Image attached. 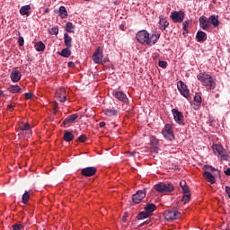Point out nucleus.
Listing matches in <instances>:
<instances>
[{
	"instance_id": "obj_1",
	"label": "nucleus",
	"mask_w": 230,
	"mask_h": 230,
	"mask_svg": "<svg viewBox=\"0 0 230 230\" xmlns=\"http://www.w3.org/2000/svg\"><path fill=\"white\" fill-rule=\"evenodd\" d=\"M160 38V33H154L150 35V33L145 30L139 31L136 35L137 42L142 44V46H154L157 43V40H159Z\"/></svg>"
},
{
	"instance_id": "obj_2",
	"label": "nucleus",
	"mask_w": 230,
	"mask_h": 230,
	"mask_svg": "<svg viewBox=\"0 0 230 230\" xmlns=\"http://www.w3.org/2000/svg\"><path fill=\"white\" fill-rule=\"evenodd\" d=\"M197 79L203 84L205 87H208L209 89H215L217 87V84L213 80V77L206 73H200L197 75Z\"/></svg>"
},
{
	"instance_id": "obj_3",
	"label": "nucleus",
	"mask_w": 230,
	"mask_h": 230,
	"mask_svg": "<svg viewBox=\"0 0 230 230\" xmlns=\"http://www.w3.org/2000/svg\"><path fill=\"white\" fill-rule=\"evenodd\" d=\"M154 189L158 191V193H172L175 187L172 182H159L154 186Z\"/></svg>"
},
{
	"instance_id": "obj_4",
	"label": "nucleus",
	"mask_w": 230,
	"mask_h": 230,
	"mask_svg": "<svg viewBox=\"0 0 230 230\" xmlns=\"http://www.w3.org/2000/svg\"><path fill=\"white\" fill-rule=\"evenodd\" d=\"M162 135L167 141H173L175 139V133H173V128L170 124H165L162 129Z\"/></svg>"
},
{
	"instance_id": "obj_5",
	"label": "nucleus",
	"mask_w": 230,
	"mask_h": 230,
	"mask_svg": "<svg viewBox=\"0 0 230 230\" xmlns=\"http://www.w3.org/2000/svg\"><path fill=\"white\" fill-rule=\"evenodd\" d=\"M178 91L180 92V94L183 96V98H186L189 102L191 101V95H190V89H188V85L184 84L182 81H179L177 84Z\"/></svg>"
},
{
	"instance_id": "obj_6",
	"label": "nucleus",
	"mask_w": 230,
	"mask_h": 230,
	"mask_svg": "<svg viewBox=\"0 0 230 230\" xmlns=\"http://www.w3.org/2000/svg\"><path fill=\"white\" fill-rule=\"evenodd\" d=\"M212 150L215 155H220L221 159H224V161H227V157L229 155H227V151L224 149V146H222V145H218V144L213 145Z\"/></svg>"
},
{
	"instance_id": "obj_7",
	"label": "nucleus",
	"mask_w": 230,
	"mask_h": 230,
	"mask_svg": "<svg viewBox=\"0 0 230 230\" xmlns=\"http://www.w3.org/2000/svg\"><path fill=\"white\" fill-rule=\"evenodd\" d=\"M184 17H186V13L184 11H172L170 14V18L172 19V22L181 23L184 21Z\"/></svg>"
},
{
	"instance_id": "obj_8",
	"label": "nucleus",
	"mask_w": 230,
	"mask_h": 230,
	"mask_svg": "<svg viewBox=\"0 0 230 230\" xmlns=\"http://www.w3.org/2000/svg\"><path fill=\"white\" fill-rule=\"evenodd\" d=\"M93 64H103V49L102 47H98L93 54Z\"/></svg>"
},
{
	"instance_id": "obj_9",
	"label": "nucleus",
	"mask_w": 230,
	"mask_h": 230,
	"mask_svg": "<svg viewBox=\"0 0 230 230\" xmlns=\"http://www.w3.org/2000/svg\"><path fill=\"white\" fill-rule=\"evenodd\" d=\"M164 217L167 221L177 220V218L181 217V212L177 210H165L164 213Z\"/></svg>"
},
{
	"instance_id": "obj_10",
	"label": "nucleus",
	"mask_w": 230,
	"mask_h": 230,
	"mask_svg": "<svg viewBox=\"0 0 230 230\" xmlns=\"http://www.w3.org/2000/svg\"><path fill=\"white\" fill-rule=\"evenodd\" d=\"M146 197V190H137L135 194L132 195L133 204H140L141 200Z\"/></svg>"
},
{
	"instance_id": "obj_11",
	"label": "nucleus",
	"mask_w": 230,
	"mask_h": 230,
	"mask_svg": "<svg viewBox=\"0 0 230 230\" xmlns=\"http://www.w3.org/2000/svg\"><path fill=\"white\" fill-rule=\"evenodd\" d=\"M172 114L173 116L175 123H177L178 125H182L184 121V115L177 109H172Z\"/></svg>"
},
{
	"instance_id": "obj_12",
	"label": "nucleus",
	"mask_w": 230,
	"mask_h": 230,
	"mask_svg": "<svg viewBox=\"0 0 230 230\" xmlns=\"http://www.w3.org/2000/svg\"><path fill=\"white\" fill-rule=\"evenodd\" d=\"M98 169L96 167H85L81 170V175L83 177H93V175H96Z\"/></svg>"
},
{
	"instance_id": "obj_13",
	"label": "nucleus",
	"mask_w": 230,
	"mask_h": 230,
	"mask_svg": "<svg viewBox=\"0 0 230 230\" xmlns=\"http://www.w3.org/2000/svg\"><path fill=\"white\" fill-rule=\"evenodd\" d=\"M199 21L200 28H202V30H205V31H208V30L211 28V24L209 23V18L208 19L204 16H200Z\"/></svg>"
},
{
	"instance_id": "obj_14",
	"label": "nucleus",
	"mask_w": 230,
	"mask_h": 230,
	"mask_svg": "<svg viewBox=\"0 0 230 230\" xmlns=\"http://www.w3.org/2000/svg\"><path fill=\"white\" fill-rule=\"evenodd\" d=\"M112 94L116 100L122 102V103H127L128 102V97H127V94H125L123 92L114 91Z\"/></svg>"
},
{
	"instance_id": "obj_15",
	"label": "nucleus",
	"mask_w": 230,
	"mask_h": 230,
	"mask_svg": "<svg viewBox=\"0 0 230 230\" xmlns=\"http://www.w3.org/2000/svg\"><path fill=\"white\" fill-rule=\"evenodd\" d=\"M21 76H22V75H21V72H19V70H17V68H13L12 70V73L10 75L12 82H14V83L19 82L21 80Z\"/></svg>"
},
{
	"instance_id": "obj_16",
	"label": "nucleus",
	"mask_w": 230,
	"mask_h": 230,
	"mask_svg": "<svg viewBox=\"0 0 230 230\" xmlns=\"http://www.w3.org/2000/svg\"><path fill=\"white\" fill-rule=\"evenodd\" d=\"M78 119V114L75 113L72 115H69L68 117H66L64 121L63 124L64 125H69L71 123H75V120Z\"/></svg>"
},
{
	"instance_id": "obj_17",
	"label": "nucleus",
	"mask_w": 230,
	"mask_h": 230,
	"mask_svg": "<svg viewBox=\"0 0 230 230\" xmlns=\"http://www.w3.org/2000/svg\"><path fill=\"white\" fill-rule=\"evenodd\" d=\"M203 177L208 181V182H210V184H215V175H213L210 172L206 171L203 172Z\"/></svg>"
},
{
	"instance_id": "obj_18",
	"label": "nucleus",
	"mask_w": 230,
	"mask_h": 230,
	"mask_svg": "<svg viewBox=\"0 0 230 230\" xmlns=\"http://www.w3.org/2000/svg\"><path fill=\"white\" fill-rule=\"evenodd\" d=\"M64 42L66 48H73V39L71 36H69V34H67V32L64 34Z\"/></svg>"
},
{
	"instance_id": "obj_19",
	"label": "nucleus",
	"mask_w": 230,
	"mask_h": 230,
	"mask_svg": "<svg viewBox=\"0 0 230 230\" xmlns=\"http://www.w3.org/2000/svg\"><path fill=\"white\" fill-rule=\"evenodd\" d=\"M209 21V24H212V26H214V28H217L218 26V24H220V21H218V16L213 14L210 15L208 18Z\"/></svg>"
},
{
	"instance_id": "obj_20",
	"label": "nucleus",
	"mask_w": 230,
	"mask_h": 230,
	"mask_svg": "<svg viewBox=\"0 0 230 230\" xmlns=\"http://www.w3.org/2000/svg\"><path fill=\"white\" fill-rule=\"evenodd\" d=\"M196 39H197L198 42H204V40H206V39H208V35L206 34V32L199 31L196 34Z\"/></svg>"
},
{
	"instance_id": "obj_21",
	"label": "nucleus",
	"mask_w": 230,
	"mask_h": 230,
	"mask_svg": "<svg viewBox=\"0 0 230 230\" xmlns=\"http://www.w3.org/2000/svg\"><path fill=\"white\" fill-rule=\"evenodd\" d=\"M30 10H31V5H23L21 7L20 9V13L22 15H27V17H30Z\"/></svg>"
},
{
	"instance_id": "obj_22",
	"label": "nucleus",
	"mask_w": 230,
	"mask_h": 230,
	"mask_svg": "<svg viewBox=\"0 0 230 230\" xmlns=\"http://www.w3.org/2000/svg\"><path fill=\"white\" fill-rule=\"evenodd\" d=\"M155 209H157V206H155V204H153V203H148L145 207V211H146V213L149 215H150V213H154V211H155Z\"/></svg>"
},
{
	"instance_id": "obj_23",
	"label": "nucleus",
	"mask_w": 230,
	"mask_h": 230,
	"mask_svg": "<svg viewBox=\"0 0 230 230\" xmlns=\"http://www.w3.org/2000/svg\"><path fill=\"white\" fill-rule=\"evenodd\" d=\"M63 139L65 141H66L67 143H69V141H73V139H75V135H73V133H71L67 130H65Z\"/></svg>"
},
{
	"instance_id": "obj_24",
	"label": "nucleus",
	"mask_w": 230,
	"mask_h": 230,
	"mask_svg": "<svg viewBox=\"0 0 230 230\" xmlns=\"http://www.w3.org/2000/svg\"><path fill=\"white\" fill-rule=\"evenodd\" d=\"M59 55L64 57V58H69V57H71V49L66 47V49H63L61 52H59Z\"/></svg>"
},
{
	"instance_id": "obj_25",
	"label": "nucleus",
	"mask_w": 230,
	"mask_h": 230,
	"mask_svg": "<svg viewBox=\"0 0 230 230\" xmlns=\"http://www.w3.org/2000/svg\"><path fill=\"white\" fill-rule=\"evenodd\" d=\"M19 128L22 131V132H30V130H31V126H30L28 123H24L22 122L19 125Z\"/></svg>"
},
{
	"instance_id": "obj_26",
	"label": "nucleus",
	"mask_w": 230,
	"mask_h": 230,
	"mask_svg": "<svg viewBox=\"0 0 230 230\" xmlns=\"http://www.w3.org/2000/svg\"><path fill=\"white\" fill-rule=\"evenodd\" d=\"M159 24L161 26V30H166V28L170 26V22H167L166 18H160Z\"/></svg>"
},
{
	"instance_id": "obj_27",
	"label": "nucleus",
	"mask_w": 230,
	"mask_h": 230,
	"mask_svg": "<svg viewBox=\"0 0 230 230\" xmlns=\"http://www.w3.org/2000/svg\"><path fill=\"white\" fill-rule=\"evenodd\" d=\"M34 48L36 51H44L46 49V45L42 41H38L35 45Z\"/></svg>"
},
{
	"instance_id": "obj_28",
	"label": "nucleus",
	"mask_w": 230,
	"mask_h": 230,
	"mask_svg": "<svg viewBox=\"0 0 230 230\" xmlns=\"http://www.w3.org/2000/svg\"><path fill=\"white\" fill-rule=\"evenodd\" d=\"M59 15L61 19H67V10L64 6L59 7Z\"/></svg>"
},
{
	"instance_id": "obj_29",
	"label": "nucleus",
	"mask_w": 230,
	"mask_h": 230,
	"mask_svg": "<svg viewBox=\"0 0 230 230\" xmlns=\"http://www.w3.org/2000/svg\"><path fill=\"white\" fill-rule=\"evenodd\" d=\"M180 185L181 187V190H182L184 195H190V187H188V185H186V181L180 182Z\"/></svg>"
},
{
	"instance_id": "obj_30",
	"label": "nucleus",
	"mask_w": 230,
	"mask_h": 230,
	"mask_svg": "<svg viewBox=\"0 0 230 230\" xmlns=\"http://www.w3.org/2000/svg\"><path fill=\"white\" fill-rule=\"evenodd\" d=\"M66 31H67V33H75V25L73 22H66Z\"/></svg>"
},
{
	"instance_id": "obj_31",
	"label": "nucleus",
	"mask_w": 230,
	"mask_h": 230,
	"mask_svg": "<svg viewBox=\"0 0 230 230\" xmlns=\"http://www.w3.org/2000/svg\"><path fill=\"white\" fill-rule=\"evenodd\" d=\"M106 116H118V111L114 109H107L105 110Z\"/></svg>"
},
{
	"instance_id": "obj_32",
	"label": "nucleus",
	"mask_w": 230,
	"mask_h": 230,
	"mask_svg": "<svg viewBox=\"0 0 230 230\" xmlns=\"http://www.w3.org/2000/svg\"><path fill=\"white\" fill-rule=\"evenodd\" d=\"M9 93H13L15 94V93H19L21 91V88L19 85H11L8 87Z\"/></svg>"
},
{
	"instance_id": "obj_33",
	"label": "nucleus",
	"mask_w": 230,
	"mask_h": 230,
	"mask_svg": "<svg viewBox=\"0 0 230 230\" xmlns=\"http://www.w3.org/2000/svg\"><path fill=\"white\" fill-rule=\"evenodd\" d=\"M148 217H150L149 214H147V212L146 211H142L140 212L137 217V220H145V218H148Z\"/></svg>"
},
{
	"instance_id": "obj_34",
	"label": "nucleus",
	"mask_w": 230,
	"mask_h": 230,
	"mask_svg": "<svg viewBox=\"0 0 230 230\" xmlns=\"http://www.w3.org/2000/svg\"><path fill=\"white\" fill-rule=\"evenodd\" d=\"M61 95H58V100L61 102V103H64L66 100V90L63 88L60 90Z\"/></svg>"
},
{
	"instance_id": "obj_35",
	"label": "nucleus",
	"mask_w": 230,
	"mask_h": 230,
	"mask_svg": "<svg viewBox=\"0 0 230 230\" xmlns=\"http://www.w3.org/2000/svg\"><path fill=\"white\" fill-rule=\"evenodd\" d=\"M150 145L151 146H157L159 145V139L155 136L150 137Z\"/></svg>"
},
{
	"instance_id": "obj_36",
	"label": "nucleus",
	"mask_w": 230,
	"mask_h": 230,
	"mask_svg": "<svg viewBox=\"0 0 230 230\" xmlns=\"http://www.w3.org/2000/svg\"><path fill=\"white\" fill-rule=\"evenodd\" d=\"M192 21L188 19L182 22V30L188 33V27L191 24Z\"/></svg>"
},
{
	"instance_id": "obj_37",
	"label": "nucleus",
	"mask_w": 230,
	"mask_h": 230,
	"mask_svg": "<svg viewBox=\"0 0 230 230\" xmlns=\"http://www.w3.org/2000/svg\"><path fill=\"white\" fill-rule=\"evenodd\" d=\"M22 200L24 204H28V201L30 200V192L24 191V194L22 195Z\"/></svg>"
},
{
	"instance_id": "obj_38",
	"label": "nucleus",
	"mask_w": 230,
	"mask_h": 230,
	"mask_svg": "<svg viewBox=\"0 0 230 230\" xmlns=\"http://www.w3.org/2000/svg\"><path fill=\"white\" fill-rule=\"evenodd\" d=\"M194 102L195 103H202V96L200 93H197L194 96Z\"/></svg>"
},
{
	"instance_id": "obj_39",
	"label": "nucleus",
	"mask_w": 230,
	"mask_h": 230,
	"mask_svg": "<svg viewBox=\"0 0 230 230\" xmlns=\"http://www.w3.org/2000/svg\"><path fill=\"white\" fill-rule=\"evenodd\" d=\"M190 199H191V194H184L181 200L184 204H188V202H190Z\"/></svg>"
},
{
	"instance_id": "obj_40",
	"label": "nucleus",
	"mask_w": 230,
	"mask_h": 230,
	"mask_svg": "<svg viewBox=\"0 0 230 230\" xmlns=\"http://www.w3.org/2000/svg\"><path fill=\"white\" fill-rule=\"evenodd\" d=\"M49 31L50 35H58V27H52Z\"/></svg>"
},
{
	"instance_id": "obj_41",
	"label": "nucleus",
	"mask_w": 230,
	"mask_h": 230,
	"mask_svg": "<svg viewBox=\"0 0 230 230\" xmlns=\"http://www.w3.org/2000/svg\"><path fill=\"white\" fill-rule=\"evenodd\" d=\"M204 170L208 171L210 170V172H217V173L216 175H220V172H218V170L215 169L213 166H204Z\"/></svg>"
},
{
	"instance_id": "obj_42",
	"label": "nucleus",
	"mask_w": 230,
	"mask_h": 230,
	"mask_svg": "<svg viewBox=\"0 0 230 230\" xmlns=\"http://www.w3.org/2000/svg\"><path fill=\"white\" fill-rule=\"evenodd\" d=\"M158 66L159 67H162V69H166V67H168V62L159 61Z\"/></svg>"
},
{
	"instance_id": "obj_43",
	"label": "nucleus",
	"mask_w": 230,
	"mask_h": 230,
	"mask_svg": "<svg viewBox=\"0 0 230 230\" xmlns=\"http://www.w3.org/2000/svg\"><path fill=\"white\" fill-rule=\"evenodd\" d=\"M86 141H87V137H85V135H81L77 138V142H79V143H85Z\"/></svg>"
},
{
	"instance_id": "obj_44",
	"label": "nucleus",
	"mask_w": 230,
	"mask_h": 230,
	"mask_svg": "<svg viewBox=\"0 0 230 230\" xmlns=\"http://www.w3.org/2000/svg\"><path fill=\"white\" fill-rule=\"evenodd\" d=\"M13 230H22L24 229V226L22 224H15L13 226Z\"/></svg>"
},
{
	"instance_id": "obj_45",
	"label": "nucleus",
	"mask_w": 230,
	"mask_h": 230,
	"mask_svg": "<svg viewBox=\"0 0 230 230\" xmlns=\"http://www.w3.org/2000/svg\"><path fill=\"white\" fill-rule=\"evenodd\" d=\"M18 44H19V46H24V38L22 37V36H20L19 38H18Z\"/></svg>"
},
{
	"instance_id": "obj_46",
	"label": "nucleus",
	"mask_w": 230,
	"mask_h": 230,
	"mask_svg": "<svg viewBox=\"0 0 230 230\" xmlns=\"http://www.w3.org/2000/svg\"><path fill=\"white\" fill-rule=\"evenodd\" d=\"M200 105H202V103L194 102V103H193V109H194V111H199Z\"/></svg>"
},
{
	"instance_id": "obj_47",
	"label": "nucleus",
	"mask_w": 230,
	"mask_h": 230,
	"mask_svg": "<svg viewBox=\"0 0 230 230\" xmlns=\"http://www.w3.org/2000/svg\"><path fill=\"white\" fill-rule=\"evenodd\" d=\"M32 96H33V93H25V99L26 100H31Z\"/></svg>"
},
{
	"instance_id": "obj_48",
	"label": "nucleus",
	"mask_w": 230,
	"mask_h": 230,
	"mask_svg": "<svg viewBox=\"0 0 230 230\" xmlns=\"http://www.w3.org/2000/svg\"><path fill=\"white\" fill-rule=\"evenodd\" d=\"M127 218H128V214L127 212H125L122 217V222H127Z\"/></svg>"
},
{
	"instance_id": "obj_49",
	"label": "nucleus",
	"mask_w": 230,
	"mask_h": 230,
	"mask_svg": "<svg viewBox=\"0 0 230 230\" xmlns=\"http://www.w3.org/2000/svg\"><path fill=\"white\" fill-rule=\"evenodd\" d=\"M148 224H150V220H146L144 223L139 225V227H143V226H148Z\"/></svg>"
},
{
	"instance_id": "obj_50",
	"label": "nucleus",
	"mask_w": 230,
	"mask_h": 230,
	"mask_svg": "<svg viewBox=\"0 0 230 230\" xmlns=\"http://www.w3.org/2000/svg\"><path fill=\"white\" fill-rule=\"evenodd\" d=\"M7 109H8V111H10V112H12V111H13V105L9 104V105L7 106Z\"/></svg>"
},
{
	"instance_id": "obj_51",
	"label": "nucleus",
	"mask_w": 230,
	"mask_h": 230,
	"mask_svg": "<svg viewBox=\"0 0 230 230\" xmlns=\"http://www.w3.org/2000/svg\"><path fill=\"white\" fill-rule=\"evenodd\" d=\"M68 67H75V63L73 61L68 62Z\"/></svg>"
},
{
	"instance_id": "obj_52",
	"label": "nucleus",
	"mask_w": 230,
	"mask_h": 230,
	"mask_svg": "<svg viewBox=\"0 0 230 230\" xmlns=\"http://www.w3.org/2000/svg\"><path fill=\"white\" fill-rule=\"evenodd\" d=\"M99 127H100L101 128H103V127H105V122H104V121L100 122V123H99Z\"/></svg>"
},
{
	"instance_id": "obj_53",
	"label": "nucleus",
	"mask_w": 230,
	"mask_h": 230,
	"mask_svg": "<svg viewBox=\"0 0 230 230\" xmlns=\"http://www.w3.org/2000/svg\"><path fill=\"white\" fill-rule=\"evenodd\" d=\"M225 174L230 176V168L225 171Z\"/></svg>"
},
{
	"instance_id": "obj_54",
	"label": "nucleus",
	"mask_w": 230,
	"mask_h": 230,
	"mask_svg": "<svg viewBox=\"0 0 230 230\" xmlns=\"http://www.w3.org/2000/svg\"><path fill=\"white\" fill-rule=\"evenodd\" d=\"M49 12V9H46L45 13H48Z\"/></svg>"
},
{
	"instance_id": "obj_55",
	"label": "nucleus",
	"mask_w": 230,
	"mask_h": 230,
	"mask_svg": "<svg viewBox=\"0 0 230 230\" xmlns=\"http://www.w3.org/2000/svg\"><path fill=\"white\" fill-rule=\"evenodd\" d=\"M135 154H136V153H134V152H131V153H130L131 155H135Z\"/></svg>"
},
{
	"instance_id": "obj_56",
	"label": "nucleus",
	"mask_w": 230,
	"mask_h": 230,
	"mask_svg": "<svg viewBox=\"0 0 230 230\" xmlns=\"http://www.w3.org/2000/svg\"><path fill=\"white\" fill-rule=\"evenodd\" d=\"M84 1H91V0H84Z\"/></svg>"
},
{
	"instance_id": "obj_57",
	"label": "nucleus",
	"mask_w": 230,
	"mask_h": 230,
	"mask_svg": "<svg viewBox=\"0 0 230 230\" xmlns=\"http://www.w3.org/2000/svg\"><path fill=\"white\" fill-rule=\"evenodd\" d=\"M43 230H46V229H43Z\"/></svg>"
}]
</instances>
